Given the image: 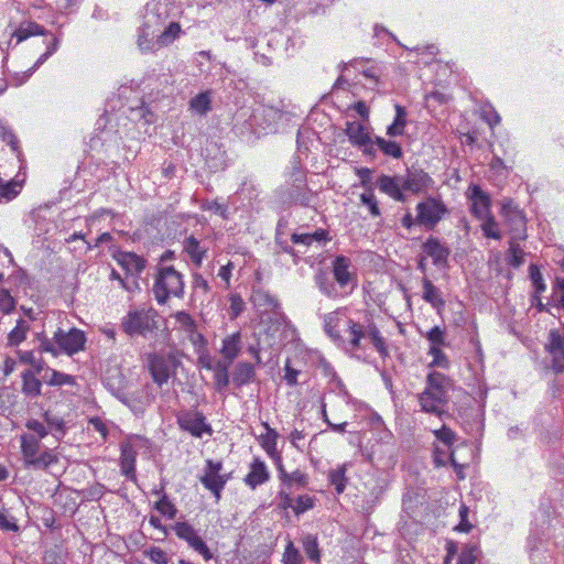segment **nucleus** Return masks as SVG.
Here are the masks:
<instances>
[{
    "mask_svg": "<svg viewBox=\"0 0 564 564\" xmlns=\"http://www.w3.org/2000/svg\"><path fill=\"white\" fill-rule=\"evenodd\" d=\"M350 267L351 260L348 257L343 254L335 257L333 261V274L340 288H346L356 278L355 273L349 271Z\"/></svg>",
    "mask_w": 564,
    "mask_h": 564,
    "instance_id": "6ab92c4d",
    "label": "nucleus"
},
{
    "mask_svg": "<svg viewBox=\"0 0 564 564\" xmlns=\"http://www.w3.org/2000/svg\"><path fill=\"white\" fill-rule=\"evenodd\" d=\"M500 215L503 218L505 226L508 228L510 239L525 240L528 238L525 216L512 199H503Z\"/></svg>",
    "mask_w": 564,
    "mask_h": 564,
    "instance_id": "0eeeda50",
    "label": "nucleus"
},
{
    "mask_svg": "<svg viewBox=\"0 0 564 564\" xmlns=\"http://www.w3.org/2000/svg\"><path fill=\"white\" fill-rule=\"evenodd\" d=\"M467 196L471 200L470 213L474 217L482 219L491 213V199L479 185H469Z\"/></svg>",
    "mask_w": 564,
    "mask_h": 564,
    "instance_id": "2eb2a0df",
    "label": "nucleus"
},
{
    "mask_svg": "<svg viewBox=\"0 0 564 564\" xmlns=\"http://www.w3.org/2000/svg\"><path fill=\"white\" fill-rule=\"evenodd\" d=\"M158 313L153 308L129 311L121 318L120 327L130 337H143L154 334L158 330Z\"/></svg>",
    "mask_w": 564,
    "mask_h": 564,
    "instance_id": "20e7f679",
    "label": "nucleus"
},
{
    "mask_svg": "<svg viewBox=\"0 0 564 564\" xmlns=\"http://www.w3.org/2000/svg\"><path fill=\"white\" fill-rule=\"evenodd\" d=\"M416 224L433 230L448 210L443 202L429 197L416 205Z\"/></svg>",
    "mask_w": 564,
    "mask_h": 564,
    "instance_id": "6e6552de",
    "label": "nucleus"
},
{
    "mask_svg": "<svg viewBox=\"0 0 564 564\" xmlns=\"http://www.w3.org/2000/svg\"><path fill=\"white\" fill-rule=\"evenodd\" d=\"M254 306L263 307L264 311H275L279 308V301L267 291L258 290L254 291L251 297Z\"/></svg>",
    "mask_w": 564,
    "mask_h": 564,
    "instance_id": "e433bc0d",
    "label": "nucleus"
},
{
    "mask_svg": "<svg viewBox=\"0 0 564 564\" xmlns=\"http://www.w3.org/2000/svg\"><path fill=\"white\" fill-rule=\"evenodd\" d=\"M360 200L364 205H366L369 208L371 216H373V217L380 216V214H381L380 208L378 206V202L376 199L372 188L362 193L360 195Z\"/></svg>",
    "mask_w": 564,
    "mask_h": 564,
    "instance_id": "13d9d810",
    "label": "nucleus"
},
{
    "mask_svg": "<svg viewBox=\"0 0 564 564\" xmlns=\"http://www.w3.org/2000/svg\"><path fill=\"white\" fill-rule=\"evenodd\" d=\"M200 208L203 210L213 212V213L219 215L223 219L229 218L228 206L225 204H220L217 200L205 199L202 202Z\"/></svg>",
    "mask_w": 564,
    "mask_h": 564,
    "instance_id": "603ef678",
    "label": "nucleus"
},
{
    "mask_svg": "<svg viewBox=\"0 0 564 564\" xmlns=\"http://www.w3.org/2000/svg\"><path fill=\"white\" fill-rule=\"evenodd\" d=\"M347 308L339 307L324 316V332L340 348L354 352L362 348L361 340L369 339L381 358L389 357L386 339L376 323L367 319L365 323L352 318L343 319Z\"/></svg>",
    "mask_w": 564,
    "mask_h": 564,
    "instance_id": "f257e3e1",
    "label": "nucleus"
},
{
    "mask_svg": "<svg viewBox=\"0 0 564 564\" xmlns=\"http://www.w3.org/2000/svg\"><path fill=\"white\" fill-rule=\"evenodd\" d=\"M425 338L431 343V347H442L446 345L445 330L440 326L432 327L425 334Z\"/></svg>",
    "mask_w": 564,
    "mask_h": 564,
    "instance_id": "4d7b16f0",
    "label": "nucleus"
},
{
    "mask_svg": "<svg viewBox=\"0 0 564 564\" xmlns=\"http://www.w3.org/2000/svg\"><path fill=\"white\" fill-rule=\"evenodd\" d=\"M315 283L318 290L329 299L339 297V293L334 282L323 272H319L315 275Z\"/></svg>",
    "mask_w": 564,
    "mask_h": 564,
    "instance_id": "c03bdc74",
    "label": "nucleus"
},
{
    "mask_svg": "<svg viewBox=\"0 0 564 564\" xmlns=\"http://www.w3.org/2000/svg\"><path fill=\"white\" fill-rule=\"evenodd\" d=\"M149 372L158 387L167 383L181 366L178 358L172 352H152L147 356Z\"/></svg>",
    "mask_w": 564,
    "mask_h": 564,
    "instance_id": "39448f33",
    "label": "nucleus"
},
{
    "mask_svg": "<svg viewBox=\"0 0 564 564\" xmlns=\"http://www.w3.org/2000/svg\"><path fill=\"white\" fill-rule=\"evenodd\" d=\"M44 421L47 423V425L59 434V436H63L65 434V422L62 417L52 414L50 411H45L43 414Z\"/></svg>",
    "mask_w": 564,
    "mask_h": 564,
    "instance_id": "052dcab7",
    "label": "nucleus"
},
{
    "mask_svg": "<svg viewBox=\"0 0 564 564\" xmlns=\"http://www.w3.org/2000/svg\"><path fill=\"white\" fill-rule=\"evenodd\" d=\"M469 508L462 503L459 507V523L454 528L457 532L469 533L473 529V524L468 520Z\"/></svg>",
    "mask_w": 564,
    "mask_h": 564,
    "instance_id": "680f3d73",
    "label": "nucleus"
},
{
    "mask_svg": "<svg viewBox=\"0 0 564 564\" xmlns=\"http://www.w3.org/2000/svg\"><path fill=\"white\" fill-rule=\"evenodd\" d=\"M263 426L267 430V433L259 436L260 445L271 458L280 460V454L276 451L279 434L274 429L270 427L267 422L263 423Z\"/></svg>",
    "mask_w": 564,
    "mask_h": 564,
    "instance_id": "cd10ccee",
    "label": "nucleus"
},
{
    "mask_svg": "<svg viewBox=\"0 0 564 564\" xmlns=\"http://www.w3.org/2000/svg\"><path fill=\"white\" fill-rule=\"evenodd\" d=\"M113 258L131 275H139L145 268L147 261L133 252L119 251Z\"/></svg>",
    "mask_w": 564,
    "mask_h": 564,
    "instance_id": "aec40b11",
    "label": "nucleus"
},
{
    "mask_svg": "<svg viewBox=\"0 0 564 564\" xmlns=\"http://www.w3.org/2000/svg\"><path fill=\"white\" fill-rule=\"evenodd\" d=\"M176 536L187 542L188 546L199 553L205 561L213 557V553L204 540L197 534L195 528L188 522H176L173 527Z\"/></svg>",
    "mask_w": 564,
    "mask_h": 564,
    "instance_id": "ddd939ff",
    "label": "nucleus"
},
{
    "mask_svg": "<svg viewBox=\"0 0 564 564\" xmlns=\"http://www.w3.org/2000/svg\"><path fill=\"white\" fill-rule=\"evenodd\" d=\"M417 401L422 412L434 414L442 417L445 414L444 408L448 403V399L425 397L421 393L417 394Z\"/></svg>",
    "mask_w": 564,
    "mask_h": 564,
    "instance_id": "a878e982",
    "label": "nucleus"
},
{
    "mask_svg": "<svg viewBox=\"0 0 564 564\" xmlns=\"http://www.w3.org/2000/svg\"><path fill=\"white\" fill-rule=\"evenodd\" d=\"M0 138L12 149V151H19V140L10 127L0 124Z\"/></svg>",
    "mask_w": 564,
    "mask_h": 564,
    "instance_id": "e2e57ef3",
    "label": "nucleus"
},
{
    "mask_svg": "<svg viewBox=\"0 0 564 564\" xmlns=\"http://www.w3.org/2000/svg\"><path fill=\"white\" fill-rule=\"evenodd\" d=\"M345 134L348 137L349 142L354 147L365 145L370 140V133L366 128L356 121H347Z\"/></svg>",
    "mask_w": 564,
    "mask_h": 564,
    "instance_id": "393cba45",
    "label": "nucleus"
},
{
    "mask_svg": "<svg viewBox=\"0 0 564 564\" xmlns=\"http://www.w3.org/2000/svg\"><path fill=\"white\" fill-rule=\"evenodd\" d=\"M53 339L58 348V355L64 352L73 356L85 348L86 335L83 330L72 327L69 330L58 328L53 336Z\"/></svg>",
    "mask_w": 564,
    "mask_h": 564,
    "instance_id": "f8f14e48",
    "label": "nucleus"
},
{
    "mask_svg": "<svg viewBox=\"0 0 564 564\" xmlns=\"http://www.w3.org/2000/svg\"><path fill=\"white\" fill-rule=\"evenodd\" d=\"M21 451L24 458L25 466L31 464L41 451V441L34 435H22L21 436Z\"/></svg>",
    "mask_w": 564,
    "mask_h": 564,
    "instance_id": "c756f323",
    "label": "nucleus"
},
{
    "mask_svg": "<svg viewBox=\"0 0 564 564\" xmlns=\"http://www.w3.org/2000/svg\"><path fill=\"white\" fill-rule=\"evenodd\" d=\"M241 350V333L236 332L223 339L220 354L227 360L226 364L231 362L239 356Z\"/></svg>",
    "mask_w": 564,
    "mask_h": 564,
    "instance_id": "b1692460",
    "label": "nucleus"
},
{
    "mask_svg": "<svg viewBox=\"0 0 564 564\" xmlns=\"http://www.w3.org/2000/svg\"><path fill=\"white\" fill-rule=\"evenodd\" d=\"M58 462V456L53 449L46 448L43 452H40L39 455L31 460V464L28 467H32L33 469L45 470L50 468L52 465Z\"/></svg>",
    "mask_w": 564,
    "mask_h": 564,
    "instance_id": "4c0bfd02",
    "label": "nucleus"
},
{
    "mask_svg": "<svg viewBox=\"0 0 564 564\" xmlns=\"http://www.w3.org/2000/svg\"><path fill=\"white\" fill-rule=\"evenodd\" d=\"M183 249L196 267L202 265L207 249L200 246V241L198 239L194 236L187 237L184 240Z\"/></svg>",
    "mask_w": 564,
    "mask_h": 564,
    "instance_id": "c85d7f7f",
    "label": "nucleus"
},
{
    "mask_svg": "<svg viewBox=\"0 0 564 564\" xmlns=\"http://www.w3.org/2000/svg\"><path fill=\"white\" fill-rule=\"evenodd\" d=\"M29 330H30L29 322L23 318H19L17 321L15 327L8 335V345L9 346L20 345L26 338V334Z\"/></svg>",
    "mask_w": 564,
    "mask_h": 564,
    "instance_id": "79ce46f5",
    "label": "nucleus"
},
{
    "mask_svg": "<svg viewBox=\"0 0 564 564\" xmlns=\"http://www.w3.org/2000/svg\"><path fill=\"white\" fill-rule=\"evenodd\" d=\"M291 177L292 184L285 192V199L295 205L310 206L314 194L307 187L305 172L300 167H294Z\"/></svg>",
    "mask_w": 564,
    "mask_h": 564,
    "instance_id": "9b49d317",
    "label": "nucleus"
},
{
    "mask_svg": "<svg viewBox=\"0 0 564 564\" xmlns=\"http://www.w3.org/2000/svg\"><path fill=\"white\" fill-rule=\"evenodd\" d=\"M482 223L480 225L481 231L486 238L500 240L502 238L501 230L499 229V225L495 219L494 215L490 213L488 216L480 219Z\"/></svg>",
    "mask_w": 564,
    "mask_h": 564,
    "instance_id": "37998d69",
    "label": "nucleus"
},
{
    "mask_svg": "<svg viewBox=\"0 0 564 564\" xmlns=\"http://www.w3.org/2000/svg\"><path fill=\"white\" fill-rule=\"evenodd\" d=\"M286 225L288 221L285 219H279L275 228L274 242L280 247L282 252L291 256L293 261L296 263L301 258V253H304L305 251L296 250L289 243L286 239Z\"/></svg>",
    "mask_w": 564,
    "mask_h": 564,
    "instance_id": "5701e85b",
    "label": "nucleus"
},
{
    "mask_svg": "<svg viewBox=\"0 0 564 564\" xmlns=\"http://www.w3.org/2000/svg\"><path fill=\"white\" fill-rule=\"evenodd\" d=\"M434 463L436 466H446L451 463L457 474L464 468V465L457 463L454 449H443L437 445L434 446Z\"/></svg>",
    "mask_w": 564,
    "mask_h": 564,
    "instance_id": "2f4dec72",
    "label": "nucleus"
},
{
    "mask_svg": "<svg viewBox=\"0 0 564 564\" xmlns=\"http://www.w3.org/2000/svg\"><path fill=\"white\" fill-rule=\"evenodd\" d=\"M230 365L218 361L214 367L215 388L218 392H223L229 384L228 367Z\"/></svg>",
    "mask_w": 564,
    "mask_h": 564,
    "instance_id": "49530a36",
    "label": "nucleus"
},
{
    "mask_svg": "<svg viewBox=\"0 0 564 564\" xmlns=\"http://www.w3.org/2000/svg\"><path fill=\"white\" fill-rule=\"evenodd\" d=\"M345 474L346 468L344 465L332 469L328 474V480L335 487V490L338 495L344 492L347 485V478Z\"/></svg>",
    "mask_w": 564,
    "mask_h": 564,
    "instance_id": "09e8293b",
    "label": "nucleus"
},
{
    "mask_svg": "<svg viewBox=\"0 0 564 564\" xmlns=\"http://www.w3.org/2000/svg\"><path fill=\"white\" fill-rule=\"evenodd\" d=\"M256 379L254 366L250 362H238L232 372V382L240 388L247 386Z\"/></svg>",
    "mask_w": 564,
    "mask_h": 564,
    "instance_id": "bb28decb",
    "label": "nucleus"
},
{
    "mask_svg": "<svg viewBox=\"0 0 564 564\" xmlns=\"http://www.w3.org/2000/svg\"><path fill=\"white\" fill-rule=\"evenodd\" d=\"M519 240H509V249L506 253V261L507 263L518 269L524 263V251L518 243Z\"/></svg>",
    "mask_w": 564,
    "mask_h": 564,
    "instance_id": "ea45409f",
    "label": "nucleus"
},
{
    "mask_svg": "<svg viewBox=\"0 0 564 564\" xmlns=\"http://www.w3.org/2000/svg\"><path fill=\"white\" fill-rule=\"evenodd\" d=\"M547 350L552 356V369L555 373H564V335L558 330L549 334Z\"/></svg>",
    "mask_w": 564,
    "mask_h": 564,
    "instance_id": "f3484780",
    "label": "nucleus"
},
{
    "mask_svg": "<svg viewBox=\"0 0 564 564\" xmlns=\"http://www.w3.org/2000/svg\"><path fill=\"white\" fill-rule=\"evenodd\" d=\"M182 33V28L178 22H171L164 31L158 36L156 44L158 46L165 47L172 44Z\"/></svg>",
    "mask_w": 564,
    "mask_h": 564,
    "instance_id": "a19ab883",
    "label": "nucleus"
},
{
    "mask_svg": "<svg viewBox=\"0 0 564 564\" xmlns=\"http://www.w3.org/2000/svg\"><path fill=\"white\" fill-rule=\"evenodd\" d=\"M212 90L199 93L189 100V109L199 116H206L212 110Z\"/></svg>",
    "mask_w": 564,
    "mask_h": 564,
    "instance_id": "7c9ffc66",
    "label": "nucleus"
},
{
    "mask_svg": "<svg viewBox=\"0 0 564 564\" xmlns=\"http://www.w3.org/2000/svg\"><path fill=\"white\" fill-rule=\"evenodd\" d=\"M230 302V318H237L246 308V304L239 294H231L229 297Z\"/></svg>",
    "mask_w": 564,
    "mask_h": 564,
    "instance_id": "338daca9",
    "label": "nucleus"
},
{
    "mask_svg": "<svg viewBox=\"0 0 564 564\" xmlns=\"http://www.w3.org/2000/svg\"><path fill=\"white\" fill-rule=\"evenodd\" d=\"M288 481L284 485V488L291 489L292 486L295 484L299 487H306L308 485V475L301 471L300 469H296L292 473H289V477L286 479Z\"/></svg>",
    "mask_w": 564,
    "mask_h": 564,
    "instance_id": "bf43d9fd",
    "label": "nucleus"
},
{
    "mask_svg": "<svg viewBox=\"0 0 564 564\" xmlns=\"http://www.w3.org/2000/svg\"><path fill=\"white\" fill-rule=\"evenodd\" d=\"M155 509L169 519H174L177 513L176 507L169 500L165 494H163L161 499L155 503Z\"/></svg>",
    "mask_w": 564,
    "mask_h": 564,
    "instance_id": "5fc2aeb1",
    "label": "nucleus"
},
{
    "mask_svg": "<svg viewBox=\"0 0 564 564\" xmlns=\"http://www.w3.org/2000/svg\"><path fill=\"white\" fill-rule=\"evenodd\" d=\"M447 381V377L438 371H432L426 377V386L433 390L446 389Z\"/></svg>",
    "mask_w": 564,
    "mask_h": 564,
    "instance_id": "0e129e2a",
    "label": "nucleus"
},
{
    "mask_svg": "<svg viewBox=\"0 0 564 564\" xmlns=\"http://www.w3.org/2000/svg\"><path fill=\"white\" fill-rule=\"evenodd\" d=\"M422 299L431 304V306L436 310L437 314L441 315L446 304L441 290L426 276L422 279Z\"/></svg>",
    "mask_w": 564,
    "mask_h": 564,
    "instance_id": "4be33fe9",
    "label": "nucleus"
},
{
    "mask_svg": "<svg viewBox=\"0 0 564 564\" xmlns=\"http://www.w3.org/2000/svg\"><path fill=\"white\" fill-rule=\"evenodd\" d=\"M302 545L308 560L313 563H319L321 549L318 545L317 536L311 533L304 535L302 539Z\"/></svg>",
    "mask_w": 564,
    "mask_h": 564,
    "instance_id": "58836bf2",
    "label": "nucleus"
},
{
    "mask_svg": "<svg viewBox=\"0 0 564 564\" xmlns=\"http://www.w3.org/2000/svg\"><path fill=\"white\" fill-rule=\"evenodd\" d=\"M375 142H376L378 150L381 151L383 155L393 158L397 160H399L403 156V150L397 141L386 140L382 137H376Z\"/></svg>",
    "mask_w": 564,
    "mask_h": 564,
    "instance_id": "c9c22d12",
    "label": "nucleus"
},
{
    "mask_svg": "<svg viewBox=\"0 0 564 564\" xmlns=\"http://www.w3.org/2000/svg\"><path fill=\"white\" fill-rule=\"evenodd\" d=\"M482 556V551L477 543H466L458 554L457 564H476Z\"/></svg>",
    "mask_w": 564,
    "mask_h": 564,
    "instance_id": "72a5a7b5",
    "label": "nucleus"
},
{
    "mask_svg": "<svg viewBox=\"0 0 564 564\" xmlns=\"http://www.w3.org/2000/svg\"><path fill=\"white\" fill-rule=\"evenodd\" d=\"M19 394L10 387L0 389V414L9 415L18 404Z\"/></svg>",
    "mask_w": 564,
    "mask_h": 564,
    "instance_id": "473e14b6",
    "label": "nucleus"
},
{
    "mask_svg": "<svg viewBox=\"0 0 564 564\" xmlns=\"http://www.w3.org/2000/svg\"><path fill=\"white\" fill-rule=\"evenodd\" d=\"M429 355L433 357L430 367H438L443 369H447L449 367V360L441 347H430Z\"/></svg>",
    "mask_w": 564,
    "mask_h": 564,
    "instance_id": "864d4df0",
    "label": "nucleus"
},
{
    "mask_svg": "<svg viewBox=\"0 0 564 564\" xmlns=\"http://www.w3.org/2000/svg\"><path fill=\"white\" fill-rule=\"evenodd\" d=\"M376 185L382 193L387 194L394 200L401 203H404L406 200V195L404 194V189L402 187V176H390L381 174L378 177Z\"/></svg>",
    "mask_w": 564,
    "mask_h": 564,
    "instance_id": "a211bd4d",
    "label": "nucleus"
},
{
    "mask_svg": "<svg viewBox=\"0 0 564 564\" xmlns=\"http://www.w3.org/2000/svg\"><path fill=\"white\" fill-rule=\"evenodd\" d=\"M41 380H39L31 370H25L22 373V392L30 398H35L41 394Z\"/></svg>",
    "mask_w": 564,
    "mask_h": 564,
    "instance_id": "f704fd0d",
    "label": "nucleus"
},
{
    "mask_svg": "<svg viewBox=\"0 0 564 564\" xmlns=\"http://www.w3.org/2000/svg\"><path fill=\"white\" fill-rule=\"evenodd\" d=\"M152 291L159 304H165L171 296L182 299L184 295L183 274L173 265L158 267Z\"/></svg>",
    "mask_w": 564,
    "mask_h": 564,
    "instance_id": "7ed1b4c3",
    "label": "nucleus"
},
{
    "mask_svg": "<svg viewBox=\"0 0 564 564\" xmlns=\"http://www.w3.org/2000/svg\"><path fill=\"white\" fill-rule=\"evenodd\" d=\"M32 35H43L45 37L44 43L46 45V51L37 58L31 68L22 74L21 77H19V75L15 76V86L25 83L31 75L57 51L59 44V40L56 36L48 33L42 25L33 21L22 22L12 36L17 37V44H19Z\"/></svg>",
    "mask_w": 564,
    "mask_h": 564,
    "instance_id": "f03ea898",
    "label": "nucleus"
},
{
    "mask_svg": "<svg viewBox=\"0 0 564 564\" xmlns=\"http://www.w3.org/2000/svg\"><path fill=\"white\" fill-rule=\"evenodd\" d=\"M553 300L564 308V278H556L553 284Z\"/></svg>",
    "mask_w": 564,
    "mask_h": 564,
    "instance_id": "774afa93",
    "label": "nucleus"
},
{
    "mask_svg": "<svg viewBox=\"0 0 564 564\" xmlns=\"http://www.w3.org/2000/svg\"><path fill=\"white\" fill-rule=\"evenodd\" d=\"M15 300L7 289H0V311L10 314L15 308Z\"/></svg>",
    "mask_w": 564,
    "mask_h": 564,
    "instance_id": "69168bd1",
    "label": "nucleus"
},
{
    "mask_svg": "<svg viewBox=\"0 0 564 564\" xmlns=\"http://www.w3.org/2000/svg\"><path fill=\"white\" fill-rule=\"evenodd\" d=\"M315 506V498L311 497L308 495H301L296 498L293 512L296 516H300L311 509H313Z\"/></svg>",
    "mask_w": 564,
    "mask_h": 564,
    "instance_id": "6e6d98bb",
    "label": "nucleus"
},
{
    "mask_svg": "<svg viewBox=\"0 0 564 564\" xmlns=\"http://www.w3.org/2000/svg\"><path fill=\"white\" fill-rule=\"evenodd\" d=\"M433 433L436 440L440 441L448 449H452L454 443L457 441L456 433L445 424L441 429L435 430Z\"/></svg>",
    "mask_w": 564,
    "mask_h": 564,
    "instance_id": "3c124183",
    "label": "nucleus"
},
{
    "mask_svg": "<svg viewBox=\"0 0 564 564\" xmlns=\"http://www.w3.org/2000/svg\"><path fill=\"white\" fill-rule=\"evenodd\" d=\"M142 442H145L143 437L133 435L120 443L121 474L131 481H137L135 462Z\"/></svg>",
    "mask_w": 564,
    "mask_h": 564,
    "instance_id": "9d476101",
    "label": "nucleus"
},
{
    "mask_svg": "<svg viewBox=\"0 0 564 564\" xmlns=\"http://www.w3.org/2000/svg\"><path fill=\"white\" fill-rule=\"evenodd\" d=\"M423 251L433 259V264L440 268L448 267L451 249L436 237L430 236L422 245Z\"/></svg>",
    "mask_w": 564,
    "mask_h": 564,
    "instance_id": "dca6fc26",
    "label": "nucleus"
},
{
    "mask_svg": "<svg viewBox=\"0 0 564 564\" xmlns=\"http://www.w3.org/2000/svg\"><path fill=\"white\" fill-rule=\"evenodd\" d=\"M138 46L143 53H153L160 48L156 44V40L154 41L150 36L149 28L147 24H143V26L139 30Z\"/></svg>",
    "mask_w": 564,
    "mask_h": 564,
    "instance_id": "a18cd8bd",
    "label": "nucleus"
},
{
    "mask_svg": "<svg viewBox=\"0 0 564 564\" xmlns=\"http://www.w3.org/2000/svg\"><path fill=\"white\" fill-rule=\"evenodd\" d=\"M223 469V462L207 459L203 473L198 477L203 487L210 491L216 502L221 499V492L231 478L230 474L221 473Z\"/></svg>",
    "mask_w": 564,
    "mask_h": 564,
    "instance_id": "423d86ee",
    "label": "nucleus"
},
{
    "mask_svg": "<svg viewBox=\"0 0 564 564\" xmlns=\"http://www.w3.org/2000/svg\"><path fill=\"white\" fill-rule=\"evenodd\" d=\"M270 479V473L263 460L259 457L254 458L250 465V471L246 475L243 481L251 489L263 485Z\"/></svg>",
    "mask_w": 564,
    "mask_h": 564,
    "instance_id": "412c9836",
    "label": "nucleus"
},
{
    "mask_svg": "<svg viewBox=\"0 0 564 564\" xmlns=\"http://www.w3.org/2000/svg\"><path fill=\"white\" fill-rule=\"evenodd\" d=\"M43 379L50 386H64L75 383V378L73 376L53 369H48L43 376Z\"/></svg>",
    "mask_w": 564,
    "mask_h": 564,
    "instance_id": "de8ad7c7",
    "label": "nucleus"
},
{
    "mask_svg": "<svg viewBox=\"0 0 564 564\" xmlns=\"http://www.w3.org/2000/svg\"><path fill=\"white\" fill-rule=\"evenodd\" d=\"M432 184V177L420 167L411 166L406 169L405 176H402V187L404 192H410L415 195L426 191Z\"/></svg>",
    "mask_w": 564,
    "mask_h": 564,
    "instance_id": "4468645a",
    "label": "nucleus"
},
{
    "mask_svg": "<svg viewBox=\"0 0 564 564\" xmlns=\"http://www.w3.org/2000/svg\"><path fill=\"white\" fill-rule=\"evenodd\" d=\"M180 429L187 432L193 437L200 438L204 434L212 435L213 427L206 421L203 412L197 410H184L176 416Z\"/></svg>",
    "mask_w": 564,
    "mask_h": 564,
    "instance_id": "1a4fd4ad",
    "label": "nucleus"
},
{
    "mask_svg": "<svg viewBox=\"0 0 564 564\" xmlns=\"http://www.w3.org/2000/svg\"><path fill=\"white\" fill-rule=\"evenodd\" d=\"M303 562L300 550L289 540L282 555V564H303Z\"/></svg>",
    "mask_w": 564,
    "mask_h": 564,
    "instance_id": "8fccbe9b",
    "label": "nucleus"
}]
</instances>
